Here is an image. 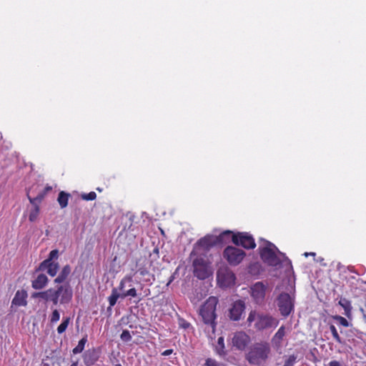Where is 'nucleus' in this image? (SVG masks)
Wrapping results in <instances>:
<instances>
[{
  "instance_id": "obj_1",
  "label": "nucleus",
  "mask_w": 366,
  "mask_h": 366,
  "mask_svg": "<svg viewBox=\"0 0 366 366\" xmlns=\"http://www.w3.org/2000/svg\"><path fill=\"white\" fill-rule=\"evenodd\" d=\"M73 292L69 285H60L56 289L49 288L45 291L34 292L33 298H39L44 301L51 302L54 305L59 302L61 305L68 304L72 299Z\"/></svg>"
},
{
  "instance_id": "obj_2",
  "label": "nucleus",
  "mask_w": 366,
  "mask_h": 366,
  "mask_svg": "<svg viewBox=\"0 0 366 366\" xmlns=\"http://www.w3.org/2000/svg\"><path fill=\"white\" fill-rule=\"evenodd\" d=\"M133 275L124 276L119 282L117 288L112 290L111 295L108 297L110 307H114L119 297L124 299L127 297H136L137 292L135 287H132Z\"/></svg>"
},
{
  "instance_id": "obj_3",
  "label": "nucleus",
  "mask_w": 366,
  "mask_h": 366,
  "mask_svg": "<svg viewBox=\"0 0 366 366\" xmlns=\"http://www.w3.org/2000/svg\"><path fill=\"white\" fill-rule=\"evenodd\" d=\"M219 303L217 297L211 296L201 305L199 315L204 325L209 327L214 333L217 327L216 312L217 305Z\"/></svg>"
},
{
  "instance_id": "obj_4",
  "label": "nucleus",
  "mask_w": 366,
  "mask_h": 366,
  "mask_svg": "<svg viewBox=\"0 0 366 366\" xmlns=\"http://www.w3.org/2000/svg\"><path fill=\"white\" fill-rule=\"evenodd\" d=\"M270 352V346L268 342H256L249 347L245 358L249 364L259 366L266 362Z\"/></svg>"
},
{
  "instance_id": "obj_5",
  "label": "nucleus",
  "mask_w": 366,
  "mask_h": 366,
  "mask_svg": "<svg viewBox=\"0 0 366 366\" xmlns=\"http://www.w3.org/2000/svg\"><path fill=\"white\" fill-rule=\"evenodd\" d=\"M252 322H255L254 327L257 331L264 330L276 328L279 325V320L267 314H259L255 310H252L247 317V322L251 325Z\"/></svg>"
},
{
  "instance_id": "obj_6",
  "label": "nucleus",
  "mask_w": 366,
  "mask_h": 366,
  "mask_svg": "<svg viewBox=\"0 0 366 366\" xmlns=\"http://www.w3.org/2000/svg\"><path fill=\"white\" fill-rule=\"evenodd\" d=\"M220 237L226 238L227 242L231 239L235 245L241 246L247 249H254L256 247L254 237L248 232L234 233L230 230H226L220 234Z\"/></svg>"
},
{
  "instance_id": "obj_7",
  "label": "nucleus",
  "mask_w": 366,
  "mask_h": 366,
  "mask_svg": "<svg viewBox=\"0 0 366 366\" xmlns=\"http://www.w3.org/2000/svg\"><path fill=\"white\" fill-rule=\"evenodd\" d=\"M275 250L277 247L269 241H265V246L259 247V253L262 261L269 266H277L280 261L277 257Z\"/></svg>"
},
{
  "instance_id": "obj_8",
  "label": "nucleus",
  "mask_w": 366,
  "mask_h": 366,
  "mask_svg": "<svg viewBox=\"0 0 366 366\" xmlns=\"http://www.w3.org/2000/svg\"><path fill=\"white\" fill-rule=\"evenodd\" d=\"M52 187L47 184L45 187L39 184H33L27 191L26 196L31 204H40L45 196L52 191Z\"/></svg>"
},
{
  "instance_id": "obj_9",
  "label": "nucleus",
  "mask_w": 366,
  "mask_h": 366,
  "mask_svg": "<svg viewBox=\"0 0 366 366\" xmlns=\"http://www.w3.org/2000/svg\"><path fill=\"white\" fill-rule=\"evenodd\" d=\"M277 306L280 314L287 317L295 308V297L286 292H282L277 298Z\"/></svg>"
},
{
  "instance_id": "obj_10",
  "label": "nucleus",
  "mask_w": 366,
  "mask_h": 366,
  "mask_svg": "<svg viewBox=\"0 0 366 366\" xmlns=\"http://www.w3.org/2000/svg\"><path fill=\"white\" fill-rule=\"evenodd\" d=\"M227 242L226 238H221L220 234L219 236L214 235H206L204 237L200 238L194 244V249L203 250L204 252L209 251L212 247L217 243Z\"/></svg>"
},
{
  "instance_id": "obj_11",
  "label": "nucleus",
  "mask_w": 366,
  "mask_h": 366,
  "mask_svg": "<svg viewBox=\"0 0 366 366\" xmlns=\"http://www.w3.org/2000/svg\"><path fill=\"white\" fill-rule=\"evenodd\" d=\"M245 255L246 254L242 249L232 246H227L223 252L224 258L226 259L231 265L239 264Z\"/></svg>"
},
{
  "instance_id": "obj_12",
  "label": "nucleus",
  "mask_w": 366,
  "mask_h": 366,
  "mask_svg": "<svg viewBox=\"0 0 366 366\" xmlns=\"http://www.w3.org/2000/svg\"><path fill=\"white\" fill-rule=\"evenodd\" d=\"M217 282L221 287H227L235 283V274L227 269H221L217 274Z\"/></svg>"
},
{
  "instance_id": "obj_13",
  "label": "nucleus",
  "mask_w": 366,
  "mask_h": 366,
  "mask_svg": "<svg viewBox=\"0 0 366 366\" xmlns=\"http://www.w3.org/2000/svg\"><path fill=\"white\" fill-rule=\"evenodd\" d=\"M245 305L243 301L237 300L234 302L229 310V317L233 321H238L244 311Z\"/></svg>"
},
{
  "instance_id": "obj_14",
  "label": "nucleus",
  "mask_w": 366,
  "mask_h": 366,
  "mask_svg": "<svg viewBox=\"0 0 366 366\" xmlns=\"http://www.w3.org/2000/svg\"><path fill=\"white\" fill-rule=\"evenodd\" d=\"M266 287L261 282H256L251 287V295L257 303L262 302L265 297Z\"/></svg>"
},
{
  "instance_id": "obj_15",
  "label": "nucleus",
  "mask_w": 366,
  "mask_h": 366,
  "mask_svg": "<svg viewBox=\"0 0 366 366\" xmlns=\"http://www.w3.org/2000/svg\"><path fill=\"white\" fill-rule=\"evenodd\" d=\"M49 279L45 274L34 272V279L31 281V287L34 290H40L44 289L47 285Z\"/></svg>"
},
{
  "instance_id": "obj_16",
  "label": "nucleus",
  "mask_w": 366,
  "mask_h": 366,
  "mask_svg": "<svg viewBox=\"0 0 366 366\" xmlns=\"http://www.w3.org/2000/svg\"><path fill=\"white\" fill-rule=\"evenodd\" d=\"M59 265L58 262H49L44 264V261L41 262L38 267L36 269V272L46 271L47 274L51 277H54L58 272Z\"/></svg>"
},
{
  "instance_id": "obj_17",
  "label": "nucleus",
  "mask_w": 366,
  "mask_h": 366,
  "mask_svg": "<svg viewBox=\"0 0 366 366\" xmlns=\"http://www.w3.org/2000/svg\"><path fill=\"white\" fill-rule=\"evenodd\" d=\"M249 339V336L244 332H237L234 335L232 342L238 349L243 350L247 346Z\"/></svg>"
},
{
  "instance_id": "obj_18",
  "label": "nucleus",
  "mask_w": 366,
  "mask_h": 366,
  "mask_svg": "<svg viewBox=\"0 0 366 366\" xmlns=\"http://www.w3.org/2000/svg\"><path fill=\"white\" fill-rule=\"evenodd\" d=\"M99 357V352L94 348L86 350L83 355L84 362L86 366L94 365Z\"/></svg>"
},
{
  "instance_id": "obj_19",
  "label": "nucleus",
  "mask_w": 366,
  "mask_h": 366,
  "mask_svg": "<svg viewBox=\"0 0 366 366\" xmlns=\"http://www.w3.org/2000/svg\"><path fill=\"white\" fill-rule=\"evenodd\" d=\"M27 293L25 290H18L12 300V305L16 306L26 305Z\"/></svg>"
},
{
  "instance_id": "obj_20",
  "label": "nucleus",
  "mask_w": 366,
  "mask_h": 366,
  "mask_svg": "<svg viewBox=\"0 0 366 366\" xmlns=\"http://www.w3.org/2000/svg\"><path fill=\"white\" fill-rule=\"evenodd\" d=\"M285 336V327L282 325L272 338V342L277 347L282 345L284 337Z\"/></svg>"
},
{
  "instance_id": "obj_21",
  "label": "nucleus",
  "mask_w": 366,
  "mask_h": 366,
  "mask_svg": "<svg viewBox=\"0 0 366 366\" xmlns=\"http://www.w3.org/2000/svg\"><path fill=\"white\" fill-rule=\"evenodd\" d=\"M71 272V267L69 264H66L65 265L61 271L60 272V273L59 274V275L57 276V277L55 278L54 280V283L56 284H60V283H62L64 282L66 279L68 277V276L69 275Z\"/></svg>"
},
{
  "instance_id": "obj_22",
  "label": "nucleus",
  "mask_w": 366,
  "mask_h": 366,
  "mask_svg": "<svg viewBox=\"0 0 366 366\" xmlns=\"http://www.w3.org/2000/svg\"><path fill=\"white\" fill-rule=\"evenodd\" d=\"M338 303L344 309V314L347 317H350L352 313V305L350 301L346 298H341Z\"/></svg>"
},
{
  "instance_id": "obj_23",
  "label": "nucleus",
  "mask_w": 366,
  "mask_h": 366,
  "mask_svg": "<svg viewBox=\"0 0 366 366\" xmlns=\"http://www.w3.org/2000/svg\"><path fill=\"white\" fill-rule=\"evenodd\" d=\"M70 194L64 191L59 192L57 201L61 209L67 207Z\"/></svg>"
},
{
  "instance_id": "obj_24",
  "label": "nucleus",
  "mask_w": 366,
  "mask_h": 366,
  "mask_svg": "<svg viewBox=\"0 0 366 366\" xmlns=\"http://www.w3.org/2000/svg\"><path fill=\"white\" fill-rule=\"evenodd\" d=\"M32 204L33 207L29 212V219L30 222H34L38 218V216L40 212V207H39V204H37L36 202L34 204Z\"/></svg>"
},
{
  "instance_id": "obj_25",
  "label": "nucleus",
  "mask_w": 366,
  "mask_h": 366,
  "mask_svg": "<svg viewBox=\"0 0 366 366\" xmlns=\"http://www.w3.org/2000/svg\"><path fill=\"white\" fill-rule=\"evenodd\" d=\"M194 274L200 280L206 279L208 277L207 267L194 268Z\"/></svg>"
},
{
  "instance_id": "obj_26",
  "label": "nucleus",
  "mask_w": 366,
  "mask_h": 366,
  "mask_svg": "<svg viewBox=\"0 0 366 366\" xmlns=\"http://www.w3.org/2000/svg\"><path fill=\"white\" fill-rule=\"evenodd\" d=\"M87 342V336L82 337L78 342V345L73 349L72 352L76 355L81 353L85 347Z\"/></svg>"
},
{
  "instance_id": "obj_27",
  "label": "nucleus",
  "mask_w": 366,
  "mask_h": 366,
  "mask_svg": "<svg viewBox=\"0 0 366 366\" xmlns=\"http://www.w3.org/2000/svg\"><path fill=\"white\" fill-rule=\"evenodd\" d=\"M70 322V317H64L61 323L57 327V332L61 334L66 331L69 324Z\"/></svg>"
},
{
  "instance_id": "obj_28",
  "label": "nucleus",
  "mask_w": 366,
  "mask_h": 366,
  "mask_svg": "<svg viewBox=\"0 0 366 366\" xmlns=\"http://www.w3.org/2000/svg\"><path fill=\"white\" fill-rule=\"evenodd\" d=\"M224 338L220 337L217 340V345L216 346L217 353L219 355L224 354Z\"/></svg>"
},
{
  "instance_id": "obj_29",
  "label": "nucleus",
  "mask_w": 366,
  "mask_h": 366,
  "mask_svg": "<svg viewBox=\"0 0 366 366\" xmlns=\"http://www.w3.org/2000/svg\"><path fill=\"white\" fill-rule=\"evenodd\" d=\"M330 330L332 332L334 340L338 343H342V338L340 337L336 327L334 325H330Z\"/></svg>"
},
{
  "instance_id": "obj_30",
  "label": "nucleus",
  "mask_w": 366,
  "mask_h": 366,
  "mask_svg": "<svg viewBox=\"0 0 366 366\" xmlns=\"http://www.w3.org/2000/svg\"><path fill=\"white\" fill-rule=\"evenodd\" d=\"M59 257V251L57 249H53L50 252L49 257L44 260V264L49 262H54V259H57Z\"/></svg>"
},
{
  "instance_id": "obj_31",
  "label": "nucleus",
  "mask_w": 366,
  "mask_h": 366,
  "mask_svg": "<svg viewBox=\"0 0 366 366\" xmlns=\"http://www.w3.org/2000/svg\"><path fill=\"white\" fill-rule=\"evenodd\" d=\"M81 198L85 201H92L96 199L97 194L94 192H90L89 193H82Z\"/></svg>"
},
{
  "instance_id": "obj_32",
  "label": "nucleus",
  "mask_w": 366,
  "mask_h": 366,
  "mask_svg": "<svg viewBox=\"0 0 366 366\" xmlns=\"http://www.w3.org/2000/svg\"><path fill=\"white\" fill-rule=\"evenodd\" d=\"M332 318L339 322L340 325H341L343 327H349L350 324L349 322L343 317L340 315H335L332 317Z\"/></svg>"
},
{
  "instance_id": "obj_33",
  "label": "nucleus",
  "mask_w": 366,
  "mask_h": 366,
  "mask_svg": "<svg viewBox=\"0 0 366 366\" xmlns=\"http://www.w3.org/2000/svg\"><path fill=\"white\" fill-rule=\"evenodd\" d=\"M60 319V314L59 311L55 309L51 312V315H50V322L51 324L57 322Z\"/></svg>"
},
{
  "instance_id": "obj_34",
  "label": "nucleus",
  "mask_w": 366,
  "mask_h": 366,
  "mask_svg": "<svg viewBox=\"0 0 366 366\" xmlns=\"http://www.w3.org/2000/svg\"><path fill=\"white\" fill-rule=\"evenodd\" d=\"M297 361V356L295 355H290L285 361L284 366H294Z\"/></svg>"
},
{
  "instance_id": "obj_35",
  "label": "nucleus",
  "mask_w": 366,
  "mask_h": 366,
  "mask_svg": "<svg viewBox=\"0 0 366 366\" xmlns=\"http://www.w3.org/2000/svg\"><path fill=\"white\" fill-rule=\"evenodd\" d=\"M120 338L123 342H127L132 340V337L129 330H124L122 332Z\"/></svg>"
},
{
  "instance_id": "obj_36",
  "label": "nucleus",
  "mask_w": 366,
  "mask_h": 366,
  "mask_svg": "<svg viewBox=\"0 0 366 366\" xmlns=\"http://www.w3.org/2000/svg\"><path fill=\"white\" fill-rule=\"evenodd\" d=\"M205 266H206V264H205L204 260L202 257H197V258L194 259L193 261L194 268H197L198 267H205Z\"/></svg>"
},
{
  "instance_id": "obj_37",
  "label": "nucleus",
  "mask_w": 366,
  "mask_h": 366,
  "mask_svg": "<svg viewBox=\"0 0 366 366\" xmlns=\"http://www.w3.org/2000/svg\"><path fill=\"white\" fill-rule=\"evenodd\" d=\"M205 366H225L224 364L217 362L215 360L207 358L205 361Z\"/></svg>"
},
{
  "instance_id": "obj_38",
  "label": "nucleus",
  "mask_w": 366,
  "mask_h": 366,
  "mask_svg": "<svg viewBox=\"0 0 366 366\" xmlns=\"http://www.w3.org/2000/svg\"><path fill=\"white\" fill-rule=\"evenodd\" d=\"M137 272H139V274L143 277L149 274L148 269L144 266L139 267Z\"/></svg>"
},
{
  "instance_id": "obj_39",
  "label": "nucleus",
  "mask_w": 366,
  "mask_h": 366,
  "mask_svg": "<svg viewBox=\"0 0 366 366\" xmlns=\"http://www.w3.org/2000/svg\"><path fill=\"white\" fill-rule=\"evenodd\" d=\"M328 366H342L337 360H332L328 363Z\"/></svg>"
},
{
  "instance_id": "obj_40",
  "label": "nucleus",
  "mask_w": 366,
  "mask_h": 366,
  "mask_svg": "<svg viewBox=\"0 0 366 366\" xmlns=\"http://www.w3.org/2000/svg\"><path fill=\"white\" fill-rule=\"evenodd\" d=\"M173 352V350L172 349H169V350H164L162 355H164V356H169Z\"/></svg>"
},
{
  "instance_id": "obj_41",
  "label": "nucleus",
  "mask_w": 366,
  "mask_h": 366,
  "mask_svg": "<svg viewBox=\"0 0 366 366\" xmlns=\"http://www.w3.org/2000/svg\"><path fill=\"white\" fill-rule=\"evenodd\" d=\"M190 326V324L189 322H184L182 324V327L184 329H187Z\"/></svg>"
},
{
  "instance_id": "obj_42",
  "label": "nucleus",
  "mask_w": 366,
  "mask_h": 366,
  "mask_svg": "<svg viewBox=\"0 0 366 366\" xmlns=\"http://www.w3.org/2000/svg\"><path fill=\"white\" fill-rule=\"evenodd\" d=\"M77 365H78V362H74L70 366H77Z\"/></svg>"
},
{
  "instance_id": "obj_43",
  "label": "nucleus",
  "mask_w": 366,
  "mask_h": 366,
  "mask_svg": "<svg viewBox=\"0 0 366 366\" xmlns=\"http://www.w3.org/2000/svg\"><path fill=\"white\" fill-rule=\"evenodd\" d=\"M173 280V277H172L169 281V282L167 283V285H169Z\"/></svg>"
},
{
  "instance_id": "obj_44",
  "label": "nucleus",
  "mask_w": 366,
  "mask_h": 366,
  "mask_svg": "<svg viewBox=\"0 0 366 366\" xmlns=\"http://www.w3.org/2000/svg\"><path fill=\"white\" fill-rule=\"evenodd\" d=\"M39 192V190H35V195H36Z\"/></svg>"
},
{
  "instance_id": "obj_45",
  "label": "nucleus",
  "mask_w": 366,
  "mask_h": 366,
  "mask_svg": "<svg viewBox=\"0 0 366 366\" xmlns=\"http://www.w3.org/2000/svg\"><path fill=\"white\" fill-rule=\"evenodd\" d=\"M115 366H122V365L121 364H117V365H115Z\"/></svg>"
}]
</instances>
